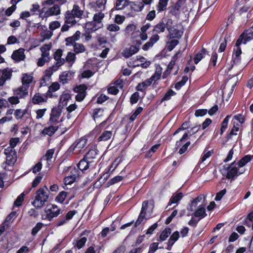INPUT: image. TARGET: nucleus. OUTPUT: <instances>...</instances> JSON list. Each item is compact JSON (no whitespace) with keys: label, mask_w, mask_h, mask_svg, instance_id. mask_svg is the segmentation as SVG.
<instances>
[{"label":"nucleus","mask_w":253,"mask_h":253,"mask_svg":"<svg viewBox=\"0 0 253 253\" xmlns=\"http://www.w3.org/2000/svg\"><path fill=\"white\" fill-rule=\"evenodd\" d=\"M109 172L110 171L108 170V171L104 173L103 175L101 176L98 181L95 183V185H97V187L101 186L106 182L110 176Z\"/></svg>","instance_id":"ea45409f"},{"label":"nucleus","mask_w":253,"mask_h":253,"mask_svg":"<svg viewBox=\"0 0 253 253\" xmlns=\"http://www.w3.org/2000/svg\"><path fill=\"white\" fill-rule=\"evenodd\" d=\"M58 128V126H57L51 125L49 127H45L43 129L42 133L49 136H51L57 130Z\"/></svg>","instance_id":"7c9ffc66"},{"label":"nucleus","mask_w":253,"mask_h":253,"mask_svg":"<svg viewBox=\"0 0 253 253\" xmlns=\"http://www.w3.org/2000/svg\"><path fill=\"white\" fill-rule=\"evenodd\" d=\"M75 54L72 52H69L66 57V61L72 65L75 61Z\"/></svg>","instance_id":"4d7b16f0"},{"label":"nucleus","mask_w":253,"mask_h":253,"mask_svg":"<svg viewBox=\"0 0 253 253\" xmlns=\"http://www.w3.org/2000/svg\"><path fill=\"white\" fill-rule=\"evenodd\" d=\"M212 152L205 150L201 158L200 162L203 163L211 156Z\"/></svg>","instance_id":"69168bd1"},{"label":"nucleus","mask_w":253,"mask_h":253,"mask_svg":"<svg viewBox=\"0 0 253 253\" xmlns=\"http://www.w3.org/2000/svg\"><path fill=\"white\" fill-rule=\"evenodd\" d=\"M135 62L134 66H136L140 65L143 68H147L150 64V62L149 61H147L145 58L140 56L136 57Z\"/></svg>","instance_id":"cd10ccee"},{"label":"nucleus","mask_w":253,"mask_h":253,"mask_svg":"<svg viewBox=\"0 0 253 253\" xmlns=\"http://www.w3.org/2000/svg\"><path fill=\"white\" fill-rule=\"evenodd\" d=\"M104 110L101 108H96L93 110V117L94 119L99 118L103 115Z\"/></svg>","instance_id":"603ef678"},{"label":"nucleus","mask_w":253,"mask_h":253,"mask_svg":"<svg viewBox=\"0 0 253 253\" xmlns=\"http://www.w3.org/2000/svg\"><path fill=\"white\" fill-rule=\"evenodd\" d=\"M131 8L135 12H140L144 8L143 4L142 3L140 0L129 1Z\"/></svg>","instance_id":"a878e982"},{"label":"nucleus","mask_w":253,"mask_h":253,"mask_svg":"<svg viewBox=\"0 0 253 253\" xmlns=\"http://www.w3.org/2000/svg\"><path fill=\"white\" fill-rule=\"evenodd\" d=\"M25 191L23 192L17 197L14 204V205L15 206L19 207L22 205V203L24 200V197L25 196Z\"/></svg>","instance_id":"bf43d9fd"},{"label":"nucleus","mask_w":253,"mask_h":253,"mask_svg":"<svg viewBox=\"0 0 253 253\" xmlns=\"http://www.w3.org/2000/svg\"><path fill=\"white\" fill-rule=\"evenodd\" d=\"M47 97L42 95L40 93H37L32 98V102L34 104H40L43 102H46Z\"/></svg>","instance_id":"393cba45"},{"label":"nucleus","mask_w":253,"mask_h":253,"mask_svg":"<svg viewBox=\"0 0 253 253\" xmlns=\"http://www.w3.org/2000/svg\"><path fill=\"white\" fill-rule=\"evenodd\" d=\"M51 45L50 44H44L41 48L42 52L41 56L43 58H45L48 60L50 59L49 51L51 49Z\"/></svg>","instance_id":"c85d7f7f"},{"label":"nucleus","mask_w":253,"mask_h":253,"mask_svg":"<svg viewBox=\"0 0 253 253\" xmlns=\"http://www.w3.org/2000/svg\"><path fill=\"white\" fill-rule=\"evenodd\" d=\"M98 155V150L96 147H91L85 156V159L89 161L93 162L92 160L96 159Z\"/></svg>","instance_id":"bb28decb"},{"label":"nucleus","mask_w":253,"mask_h":253,"mask_svg":"<svg viewBox=\"0 0 253 253\" xmlns=\"http://www.w3.org/2000/svg\"><path fill=\"white\" fill-rule=\"evenodd\" d=\"M194 215L195 217H199V219H201L207 215L205 209L202 206H199L198 208L194 212Z\"/></svg>","instance_id":"72a5a7b5"},{"label":"nucleus","mask_w":253,"mask_h":253,"mask_svg":"<svg viewBox=\"0 0 253 253\" xmlns=\"http://www.w3.org/2000/svg\"><path fill=\"white\" fill-rule=\"evenodd\" d=\"M176 94L175 92L172 89H169L165 94L164 97L162 98V101H168L171 99L172 96Z\"/></svg>","instance_id":"864d4df0"},{"label":"nucleus","mask_w":253,"mask_h":253,"mask_svg":"<svg viewBox=\"0 0 253 253\" xmlns=\"http://www.w3.org/2000/svg\"><path fill=\"white\" fill-rule=\"evenodd\" d=\"M73 46H74V51L76 53H83L85 50L84 46L82 43H75Z\"/></svg>","instance_id":"a18cd8bd"},{"label":"nucleus","mask_w":253,"mask_h":253,"mask_svg":"<svg viewBox=\"0 0 253 253\" xmlns=\"http://www.w3.org/2000/svg\"><path fill=\"white\" fill-rule=\"evenodd\" d=\"M99 165H97L96 164H94L93 162L87 161L85 157L81 160L77 165V169L80 171L84 172L88 169L93 170L92 172L94 173V175H96L98 173L100 169Z\"/></svg>","instance_id":"f03ea898"},{"label":"nucleus","mask_w":253,"mask_h":253,"mask_svg":"<svg viewBox=\"0 0 253 253\" xmlns=\"http://www.w3.org/2000/svg\"><path fill=\"white\" fill-rule=\"evenodd\" d=\"M238 43V40L236 42L235 46L234 48V51L235 52L234 55L233 56V62L234 65L238 64L240 61V55L242 53L241 49L240 47V45L242 44H243V42H241L239 44Z\"/></svg>","instance_id":"f3484780"},{"label":"nucleus","mask_w":253,"mask_h":253,"mask_svg":"<svg viewBox=\"0 0 253 253\" xmlns=\"http://www.w3.org/2000/svg\"><path fill=\"white\" fill-rule=\"evenodd\" d=\"M47 190V187L45 186L44 188H40L37 191L35 199L32 203L35 207L40 208L43 206L48 199V196L46 192Z\"/></svg>","instance_id":"39448f33"},{"label":"nucleus","mask_w":253,"mask_h":253,"mask_svg":"<svg viewBox=\"0 0 253 253\" xmlns=\"http://www.w3.org/2000/svg\"><path fill=\"white\" fill-rule=\"evenodd\" d=\"M231 118V116L227 115L221 124V126L220 128V134H222V133L224 132L226 129L227 127L228 121L229 119Z\"/></svg>","instance_id":"49530a36"},{"label":"nucleus","mask_w":253,"mask_h":253,"mask_svg":"<svg viewBox=\"0 0 253 253\" xmlns=\"http://www.w3.org/2000/svg\"><path fill=\"white\" fill-rule=\"evenodd\" d=\"M71 98V95L69 92L66 91L63 92L60 97L59 105L62 107L66 106Z\"/></svg>","instance_id":"5701e85b"},{"label":"nucleus","mask_w":253,"mask_h":253,"mask_svg":"<svg viewBox=\"0 0 253 253\" xmlns=\"http://www.w3.org/2000/svg\"><path fill=\"white\" fill-rule=\"evenodd\" d=\"M136 26L133 24L128 25L125 29L126 34L130 36L131 40H137L136 37L138 35V31H136Z\"/></svg>","instance_id":"2eb2a0df"},{"label":"nucleus","mask_w":253,"mask_h":253,"mask_svg":"<svg viewBox=\"0 0 253 253\" xmlns=\"http://www.w3.org/2000/svg\"><path fill=\"white\" fill-rule=\"evenodd\" d=\"M178 41L176 40H172L167 43V49L170 51H171L176 45H177Z\"/></svg>","instance_id":"6e6d98bb"},{"label":"nucleus","mask_w":253,"mask_h":253,"mask_svg":"<svg viewBox=\"0 0 253 253\" xmlns=\"http://www.w3.org/2000/svg\"><path fill=\"white\" fill-rule=\"evenodd\" d=\"M6 156V163L9 166L13 165L16 161V155H8Z\"/></svg>","instance_id":"de8ad7c7"},{"label":"nucleus","mask_w":253,"mask_h":253,"mask_svg":"<svg viewBox=\"0 0 253 253\" xmlns=\"http://www.w3.org/2000/svg\"><path fill=\"white\" fill-rule=\"evenodd\" d=\"M43 31L41 32V35L43 38V40H49L52 37L53 33L52 32L49 30H44L43 28Z\"/></svg>","instance_id":"8fccbe9b"},{"label":"nucleus","mask_w":253,"mask_h":253,"mask_svg":"<svg viewBox=\"0 0 253 253\" xmlns=\"http://www.w3.org/2000/svg\"><path fill=\"white\" fill-rule=\"evenodd\" d=\"M54 151L52 149L48 150L44 156H43L41 159L42 162H46V167L49 168L51 162V159L53 157Z\"/></svg>","instance_id":"b1692460"},{"label":"nucleus","mask_w":253,"mask_h":253,"mask_svg":"<svg viewBox=\"0 0 253 253\" xmlns=\"http://www.w3.org/2000/svg\"><path fill=\"white\" fill-rule=\"evenodd\" d=\"M245 169L239 168L235 162L232 163L227 169L226 177L228 179H233L235 177L244 173Z\"/></svg>","instance_id":"6e6552de"},{"label":"nucleus","mask_w":253,"mask_h":253,"mask_svg":"<svg viewBox=\"0 0 253 253\" xmlns=\"http://www.w3.org/2000/svg\"><path fill=\"white\" fill-rule=\"evenodd\" d=\"M252 156L251 155H246L236 163V164L239 168H243L247 163L252 160Z\"/></svg>","instance_id":"4c0bfd02"},{"label":"nucleus","mask_w":253,"mask_h":253,"mask_svg":"<svg viewBox=\"0 0 253 253\" xmlns=\"http://www.w3.org/2000/svg\"><path fill=\"white\" fill-rule=\"evenodd\" d=\"M162 68L158 66L156 68V71L155 74L152 76L153 78H154L156 81L158 80L161 76L162 74Z\"/></svg>","instance_id":"052dcab7"},{"label":"nucleus","mask_w":253,"mask_h":253,"mask_svg":"<svg viewBox=\"0 0 253 253\" xmlns=\"http://www.w3.org/2000/svg\"><path fill=\"white\" fill-rule=\"evenodd\" d=\"M169 0H159L158 3L156 5V9L158 13L163 11L167 9Z\"/></svg>","instance_id":"2f4dec72"},{"label":"nucleus","mask_w":253,"mask_h":253,"mask_svg":"<svg viewBox=\"0 0 253 253\" xmlns=\"http://www.w3.org/2000/svg\"><path fill=\"white\" fill-rule=\"evenodd\" d=\"M27 113L26 110L17 109L15 110L14 115L17 119H21Z\"/></svg>","instance_id":"13d9d810"},{"label":"nucleus","mask_w":253,"mask_h":253,"mask_svg":"<svg viewBox=\"0 0 253 253\" xmlns=\"http://www.w3.org/2000/svg\"><path fill=\"white\" fill-rule=\"evenodd\" d=\"M132 45L128 48H126L122 52L123 56L125 58H129L136 53L139 49L140 46L142 44V41L140 40H131Z\"/></svg>","instance_id":"0eeeda50"},{"label":"nucleus","mask_w":253,"mask_h":253,"mask_svg":"<svg viewBox=\"0 0 253 253\" xmlns=\"http://www.w3.org/2000/svg\"><path fill=\"white\" fill-rule=\"evenodd\" d=\"M87 239L85 237H82L80 239H77L73 243L75 247H76L78 249H80L84 247L85 245Z\"/></svg>","instance_id":"a19ab883"},{"label":"nucleus","mask_w":253,"mask_h":253,"mask_svg":"<svg viewBox=\"0 0 253 253\" xmlns=\"http://www.w3.org/2000/svg\"><path fill=\"white\" fill-rule=\"evenodd\" d=\"M65 15L66 16L67 23L76 24L84 16V10L82 7L74 4L72 9L67 11Z\"/></svg>","instance_id":"f257e3e1"},{"label":"nucleus","mask_w":253,"mask_h":253,"mask_svg":"<svg viewBox=\"0 0 253 253\" xmlns=\"http://www.w3.org/2000/svg\"><path fill=\"white\" fill-rule=\"evenodd\" d=\"M33 79V77L31 75L28 74L27 73H24L22 74V83L23 86H28L32 83Z\"/></svg>","instance_id":"f704fd0d"},{"label":"nucleus","mask_w":253,"mask_h":253,"mask_svg":"<svg viewBox=\"0 0 253 253\" xmlns=\"http://www.w3.org/2000/svg\"><path fill=\"white\" fill-rule=\"evenodd\" d=\"M57 68L52 66L48 68L45 71L44 74V80H49L53 73L57 71Z\"/></svg>","instance_id":"c9c22d12"},{"label":"nucleus","mask_w":253,"mask_h":253,"mask_svg":"<svg viewBox=\"0 0 253 253\" xmlns=\"http://www.w3.org/2000/svg\"><path fill=\"white\" fill-rule=\"evenodd\" d=\"M101 11L94 15L93 21L88 22L86 24V28L91 31H95L102 27L103 24L102 23V20L104 17V14Z\"/></svg>","instance_id":"423d86ee"},{"label":"nucleus","mask_w":253,"mask_h":253,"mask_svg":"<svg viewBox=\"0 0 253 253\" xmlns=\"http://www.w3.org/2000/svg\"><path fill=\"white\" fill-rule=\"evenodd\" d=\"M253 40V27L245 30L238 39V43L243 42L244 44H246L248 42Z\"/></svg>","instance_id":"9d476101"},{"label":"nucleus","mask_w":253,"mask_h":253,"mask_svg":"<svg viewBox=\"0 0 253 253\" xmlns=\"http://www.w3.org/2000/svg\"><path fill=\"white\" fill-rule=\"evenodd\" d=\"M61 26L60 23L58 21H52L49 25V28L51 31H53Z\"/></svg>","instance_id":"e2e57ef3"},{"label":"nucleus","mask_w":253,"mask_h":253,"mask_svg":"<svg viewBox=\"0 0 253 253\" xmlns=\"http://www.w3.org/2000/svg\"><path fill=\"white\" fill-rule=\"evenodd\" d=\"M61 210L56 205L50 204L47 206L45 210L46 218L51 220L53 218L57 217L60 213Z\"/></svg>","instance_id":"1a4fd4ad"},{"label":"nucleus","mask_w":253,"mask_h":253,"mask_svg":"<svg viewBox=\"0 0 253 253\" xmlns=\"http://www.w3.org/2000/svg\"><path fill=\"white\" fill-rule=\"evenodd\" d=\"M183 195L181 192L175 193L173 194L169 203V205H171L173 204H177L179 201L181 200Z\"/></svg>","instance_id":"473e14b6"},{"label":"nucleus","mask_w":253,"mask_h":253,"mask_svg":"<svg viewBox=\"0 0 253 253\" xmlns=\"http://www.w3.org/2000/svg\"><path fill=\"white\" fill-rule=\"evenodd\" d=\"M61 114V110L59 108H54L51 111L49 123L50 125H54L58 123V120Z\"/></svg>","instance_id":"4468645a"},{"label":"nucleus","mask_w":253,"mask_h":253,"mask_svg":"<svg viewBox=\"0 0 253 253\" xmlns=\"http://www.w3.org/2000/svg\"><path fill=\"white\" fill-rule=\"evenodd\" d=\"M156 81L154 78H153V77L152 76L150 78L145 80L144 82H142L141 84H139L137 86V89L138 90H141V87H147L152 84L153 82Z\"/></svg>","instance_id":"79ce46f5"},{"label":"nucleus","mask_w":253,"mask_h":253,"mask_svg":"<svg viewBox=\"0 0 253 253\" xmlns=\"http://www.w3.org/2000/svg\"><path fill=\"white\" fill-rule=\"evenodd\" d=\"M67 192L62 191L60 192L56 197L55 201L60 203H62L67 196Z\"/></svg>","instance_id":"09e8293b"},{"label":"nucleus","mask_w":253,"mask_h":253,"mask_svg":"<svg viewBox=\"0 0 253 253\" xmlns=\"http://www.w3.org/2000/svg\"><path fill=\"white\" fill-rule=\"evenodd\" d=\"M60 84L57 82L53 83L49 87V91L55 92L60 88Z\"/></svg>","instance_id":"338daca9"},{"label":"nucleus","mask_w":253,"mask_h":253,"mask_svg":"<svg viewBox=\"0 0 253 253\" xmlns=\"http://www.w3.org/2000/svg\"><path fill=\"white\" fill-rule=\"evenodd\" d=\"M123 178L122 176H116L109 180L107 183V187H109L123 180Z\"/></svg>","instance_id":"3c124183"},{"label":"nucleus","mask_w":253,"mask_h":253,"mask_svg":"<svg viewBox=\"0 0 253 253\" xmlns=\"http://www.w3.org/2000/svg\"><path fill=\"white\" fill-rule=\"evenodd\" d=\"M28 86L22 85L14 90V95L18 96L19 98H24L28 95Z\"/></svg>","instance_id":"412c9836"},{"label":"nucleus","mask_w":253,"mask_h":253,"mask_svg":"<svg viewBox=\"0 0 253 253\" xmlns=\"http://www.w3.org/2000/svg\"><path fill=\"white\" fill-rule=\"evenodd\" d=\"M74 73L71 71H65L61 73L59 76V82L63 84L68 83V81L71 79V77L73 76Z\"/></svg>","instance_id":"aec40b11"},{"label":"nucleus","mask_w":253,"mask_h":253,"mask_svg":"<svg viewBox=\"0 0 253 253\" xmlns=\"http://www.w3.org/2000/svg\"><path fill=\"white\" fill-rule=\"evenodd\" d=\"M207 51L205 49H203L201 51L199 52L195 56L194 58V62L195 64H198L205 56Z\"/></svg>","instance_id":"37998d69"},{"label":"nucleus","mask_w":253,"mask_h":253,"mask_svg":"<svg viewBox=\"0 0 253 253\" xmlns=\"http://www.w3.org/2000/svg\"><path fill=\"white\" fill-rule=\"evenodd\" d=\"M171 233V229L169 228H165L160 235L159 241L162 242L166 240Z\"/></svg>","instance_id":"c03bdc74"},{"label":"nucleus","mask_w":253,"mask_h":253,"mask_svg":"<svg viewBox=\"0 0 253 253\" xmlns=\"http://www.w3.org/2000/svg\"><path fill=\"white\" fill-rule=\"evenodd\" d=\"M60 13V7L58 4H54L52 7L48 8L45 12V17H47L53 15H58Z\"/></svg>","instance_id":"4be33fe9"},{"label":"nucleus","mask_w":253,"mask_h":253,"mask_svg":"<svg viewBox=\"0 0 253 253\" xmlns=\"http://www.w3.org/2000/svg\"><path fill=\"white\" fill-rule=\"evenodd\" d=\"M168 18H163L161 21L157 24L154 27V32L157 34H160L165 32L167 29V21Z\"/></svg>","instance_id":"6ab92c4d"},{"label":"nucleus","mask_w":253,"mask_h":253,"mask_svg":"<svg viewBox=\"0 0 253 253\" xmlns=\"http://www.w3.org/2000/svg\"><path fill=\"white\" fill-rule=\"evenodd\" d=\"M42 162L41 161L39 162L33 167L32 172L34 173H37L41 170L42 166Z\"/></svg>","instance_id":"0e129e2a"},{"label":"nucleus","mask_w":253,"mask_h":253,"mask_svg":"<svg viewBox=\"0 0 253 253\" xmlns=\"http://www.w3.org/2000/svg\"><path fill=\"white\" fill-rule=\"evenodd\" d=\"M43 226V224L41 222H38L36 226L32 229V234L33 235H36L38 232L42 229Z\"/></svg>","instance_id":"680f3d73"},{"label":"nucleus","mask_w":253,"mask_h":253,"mask_svg":"<svg viewBox=\"0 0 253 253\" xmlns=\"http://www.w3.org/2000/svg\"><path fill=\"white\" fill-rule=\"evenodd\" d=\"M86 89L87 87L84 84H80L74 88V91L78 93L75 97L77 101L81 102L84 99L86 95Z\"/></svg>","instance_id":"9b49d317"},{"label":"nucleus","mask_w":253,"mask_h":253,"mask_svg":"<svg viewBox=\"0 0 253 253\" xmlns=\"http://www.w3.org/2000/svg\"><path fill=\"white\" fill-rule=\"evenodd\" d=\"M88 146L87 139L85 137H82L77 140L70 148L69 150L72 152L75 155L83 153Z\"/></svg>","instance_id":"20e7f679"},{"label":"nucleus","mask_w":253,"mask_h":253,"mask_svg":"<svg viewBox=\"0 0 253 253\" xmlns=\"http://www.w3.org/2000/svg\"><path fill=\"white\" fill-rule=\"evenodd\" d=\"M24 51V49L20 48L13 52L11 55V58L16 62L23 61L26 57Z\"/></svg>","instance_id":"a211bd4d"},{"label":"nucleus","mask_w":253,"mask_h":253,"mask_svg":"<svg viewBox=\"0 0 253 253\" xmlns=\"http://www.w3.org/2000/svg\"><path fill=\"white\" fill-rule=\"evenodd\" d=\"M153 206L149 204L148 201H144L142 205L140 213L135 222V224L139 225L144 219H147L151 216Z\"/></svg>","instance_id":"7ed1b4c3"},{"label":"nucleus","mask_w":253,"mask_h":253,"mask_svg":"<svg viewBox=\"0 0 253 253\" xmlns=\"http://www.w3.org/2000/svg\"><path fill=\"white\" fill-rule=\"evenodd\" d=\"M0 75H1V77L6 81L10 79L12 75V70L8 68L0 70Z\"/></svg>","instance_id":"e433bc0d"},{"label":"nucleus","mask_w":253,"mask_h":253,"mask_svg":"<svg viewBox=\"0 0 253 253\" xmlns=\"http://www.w3.org/2000/svg\"><path fill=\"white\" fill-rule=\"evenodd\" d=\"M80 174V171L76 168H71L70 174L64 178V183L65 185H70L74 183L76 179L79 177Z\"/></svg>","instance_id":"ddd939ff"},{"label":"nucleus","mask_w":253,"mask_h":253,"mask_svg":"<svg viewBox=\"0 0 253 253\" xmlns=\"http://www.w3.org/2000/svg\"><path fill=\"white\" fill-rule=\"evenodd\" d=\"M120 27L116 24H109L107 27V29L110 32H117L120 30Z\"/></svg>","instance_id":"774afa93"},{"label":"nucleus","mask_w":253,"mask_h":253,"mask_svg":"<svg viewBox=\"0 0 253 253\" xmlns=\"http://www.w3.org/2000/svg\"><path fill=\"white\" fill-rule=\"evenodd\" d=\"M113 133L110 130H104L98 138V141H106L112 137Z\"/></svg>","instance_id":"c756f323"},{"label":"nucleus","mask_w":253,"mask_h":253,"mask_svg":"<svg viewBox=\"0 0 253 253\" xmlns=\"http://www.w3.org/2000/svg\"><path fill=\"white\" fill-rule=\"evenodd\" d=\"M205 197L203 195H201L194 199L191 203L187 206V210L189 211H191L194 213V212L197 210V204L201 202L203 200H204Z\"/></svg>","instance_id":"dca6fc26"},{"label":"nucleus","mask_w":253,"mask_h":253,"mask_svg":"<svg viewBox=\"0 0 253 253\" xmlns=\"http://www.w3.org/2000/svg\"><path fill=\"white\" fill-rule=\"evenodd\" d=\"M167 30L169 33L170 38H180L181 33L179 31L177 30L173 25V21L170 18H168L167 21Z\"/></svg>","instance_id":"f8f14e48"},{"label":"nucleus","mask_w":253,"mask_h":253,"mask_svg":"<svg viewBox=\"0 0 253 253\" xmlns=\"http://www.w3.org/2000/svg\"><path fill=\"white\" fill-rule=\"evenodd\" d=\"M129 4V1L127 0H117L116 3V9H123L125 7L128 5Z\"/></svg>","instance_id":"58836bf2"},{"label":"nucleus","mask_w":253,"mask_h":253,"mask_svg":"<svg viewBox=\"0 0 253 253\" xmlns=\"http://www.w3.org/2000/svg\"><path fill=\"white\" fill-rule=\"evenodd\" d=\"M106 2L107 0H97L96 1V7L98 8L97 10L102 11L105 9Z\"/></svg>","instance_id":"5fc2aeb1"}]
</instances>
